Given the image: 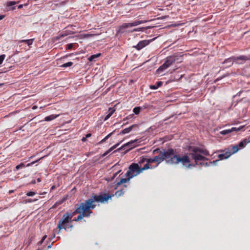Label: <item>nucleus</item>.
<instances>
[{
    "instance_id": "obj_15",
    "label": "nucleus",
    "mask_w": 250,
    "mask_h": 250,
    "mask_svg": "<svg viewBox=\"0 0 250 250\" xmlns=\"http://www.w3.org/2000/svg\"><path fill=\"white\" fill-rule=\"evenodd\" d=\"M183 55H180L178 53H175L171 55V57L173 58L174 62H176L177 63H180L183 61Z\"/></svg>"
},
{
    "instance_id": "obj_30",
    "label": "nucleus",
    "mask_w": 250,
    "mask_h": 250,
    "mask_svg": "<svg viewBox=\"0 0 250 250\" xmlns=\"http://www.w3.org/2000/svg\"><path fill=\"white\" fill-rule=\"evenodd\" d=\"M42 158H43V157H42V158H41L39 159L38 160H36V161H35L32 162H31V163H28V164H27L26 167H30V166H32V165H33V164H35L36 163H37V162H38V161H40V160H41Z\"/></svg>"
},
{
    "instance_id": "obj_3",
    "label": "nucleus",
    "mask_w": 250,
    "mask_h": 250,
    "mask_svg": "<svg viewBox=\"0 0 250 250\" xmlns=\"http://www.w3.org/2000/svg\"><path fill=\"white\" fill-rule=\"evenodd\" d=\"M146 169H148V167L147 166L146 167V166L141 167V166H139V164H131L128 167V171L125 174L127 178H121L120 181L117 182L115 184L114 187L115 189H117L121 184L128 182L131 178L137 176L142 173L144 170Z\"/></svg>"
},
{
    "instance_id": "obj_28",
    "label": "nucleus",
    "mask_w": 250,
    "mask_h": 250,
    "mask_svg": "<svg viewBox=\"0 0 250 250\" xmlns=\"http://www.w3.org/2000/svg\"><path fill=\"white\" fill-rule=\"evenodd\" d=\"M115 111V109H114L112 108H109L108 109V114L110 116H111L113 115V114L114 113Z\"/></svg>"
},
{
    "instance_id": "obj_44",
    "label": "nucleus",
    "mask_w": 250,
    "mask_h": 250,
    "mask_svg": "<svg viewBox=\"0 0 250 250\" xmlns=\"http://www.w3.org/2000/svg\"><path fill=\"white\" fill-rule=\"evenodd\" d=\"M86 137H83L82 139V141L83 142H85L86 141Z\"/></svg>"
},
{
    "instance_id": "obj_55",
    "label": "nucleus",
    "mask_w": 250,
    "mask_h": 250,
    "mask_svg": "<svg viewBox=\"0 0 250 250\" xmlns=\"http://www.w3.org/2000/svg\"><path fill=\"white\" fill-rule=\"evenodd\" d=\"M206 165L207 166L208 165V163H206Z\"/></svg>"
},
{
    "instance_id": "obj_18",
    "label": "nucleus",
    "mask_w": 250,
    "mask_h": 250,
    "mask_svg": "<svg viewBox=\"0 0 250 250\" xmlns=\"http://www.w3.org/2000/svg\"><path fill=\"white\" fill-rule=\"evenodd\" d=\"M127 188V186L126 185H124V188H122L121 190H117L115 193V195L117 197H120L121 196H123L125 192V189H126Z\"/></svg>"
},
{
    "instance_id": "obj_13",
    "label": "nucleus",
    "mask_w": 250,
    "mask_h": 250,
    "mask_svg": "<svg viewBox=\"0 0 250 250\" xmlns=\"http://www.w3.org/2000/svg\"><path fill=\"white\" fill-rule=\"evenodd\" d=\"M138 127V125L137 124H134V125L130 126L129 127H127V128H125L124 129H123L121 131L120 134H125L129 133L132 130H133L135 129H136Z\"/></svg>"
},
{
    "instance_id": "obj_17",
    "label": "nucleus",
    "mask_w": 250,
    "mask_h": 250,
    "mask_svg": "<svg viewBox=\"0 0 250 250\" xmlns=\"http://www.w3.org/2000/svg\"><path fill=\"white\" fill-rule=\"evenodd\" d=\"M155 161L156 160H155V159L154 157L153 158H147L146 163L144 166H146V167L147 166L148 169H149V168H153V167H150V164L152 163L156 162Z\"/></svg>"
},
{
    "instance_id": "obj_49",
    "label": "nucleus",
    "mask_w": 250,
    "mask_h": 250,
    "mask_svg": "<svg viewBox=\"0 0 250 250\" xmlns=\"http://www.w3.org/2000/svg\"><path fill=\"white\" fill-rule=\"evenodd\" d=\"M248 143L250 142V136L248 138V141H247Z\"/></svg>"
},
{
    "instance_id": "obj_4",
    "label": "nucleus",
    "mask_w": 250,
    "mask_h": 250,
    "mask_svg": "<svg viewBox=\"0 0 250 250\" xmlns=\"http://www.w3.org/2000/svg\"><path fill=\"white\" fill-rule=\"evenodd\" d=\"M172 148H168L166 151H161L158 155L155 156V161L157 164L154 167H157L159 164L164 160H166L167 164H170V160L171 159V154H172Z\"/></svg>"
},
{
    "instance_id": "obj_47",
    "label": "nucleus",
    "mask_w": 250,
    "mask_h": 250,
    "mask_svg": "<svg viewBox=\"0 0 250 250\" xmlns=\"http://www.w3.org/2000/svg\"><path fill=\"white\" fill-rule=\"evenodd\" d=\"M4 18V16L2 15H0V21L2 20Z\"/></svg>"
},
{
    "instance_id": "obj_11",
    "label": "nucleus",
    "mask_w": 250,
    "mask_h": 250,
    "mask_svg": "<svg viewBox=\"0 0 250 250\" xmlns=\"http://www.w3.org/2000/svg\"><path fill=\"white\" fill-rule=\"evenodd\" d=\"M138 140H135L128 142L126 144L123 146L121 148H119L118 150L122 149H125V147H128V150L131 149L137 146V143L139 142Z\"/></svg>"
},
{
    "instance_id": "obj_23",
    "label": "nucleus",
    "mask_w": 250,
    "mask_h": 250,
    "mask_svg": "<svg viewBox=\"0 0 250 250\" xmlns=\"http://www.w3.org/2000/svg\"><path fill=\"white\" fill-rule=\"evenodd\" d=\"M58 116V115H49L48 116H46L45 118V119L44 120L45 121H50L51 120H53L54 119H55V118H56Z\"/></svg>"
},
{
    "instance_id": "obj_14",
    "label": "nucleus",
    "mask_w": 250,
    "mask_h": 250,
    "mask_svg": "<svg viewBox=\"0 0 250 250\" xmlns=\"http://www.w3.org/2000/svg\"><path fill=\"white\" fill-rule=\"evenodd\" d=\"M226 149L227 150V151L230 152L231 155L232 154L237 152L239 150V148L238 147V146L235 145L230 146L229 148Z\"/></svg>"
},
{
    "instance_id": "obj_40",
    "label": "nucleus",
    "mask_w": 250,
    "mask_h": 250,
    "mask_svg": "<svg viewBox=\"0 0 250 250\" xmlns=\"http://www.w3.org/2000/svg\"><path fill=\"white\" fill-rule=\"evenodd\" d=\"M73 225H71V224H67V225H66V228H67V229H71L72 228H73Z\"/></svg>"
},
{
    "instance_id": "obj_52",
    "label": "nucleus",
    "mask_w": 250,
    "mask_h": 250,
    "mask_svg": "<svg viewBox=\"0 0 250 250\" xmlns=\"http://www.w3.org/2000/svg\"><path fill=\"white\" fill-rule=\"evenodd\" d=\"M37 181H38V182H40V181H41V180H40V179L39 178H38V179H37Z\"/></svg>"
},
{
    "instance_id": "obj_35",
    "label": "nucleus",
    "mask_w": 250,
    "mask_h": 250,
    "mask_svg": "<svg viewBox=\"0 0 250 250\" xmlns=\"http://www.w3.org/2000/svg\"><path fill=\"white\" fill-rule=\"evenodd\" d=\"M16 3H17V2H15V1H9L7 3V5L8 6H12V5H14L16 4Z\"/></svg>"
},
{
    "instance_id": "obj_19",
    "label": "nucleus",
    "mask_w": 250,
    "mask_h": 250,
    "mask_svg": "<svg viewBox=\"0 0 250 250\" xmlns=\"http://www.w3.org/2000/svg\"><path fill=\"white\" fill-rule=\"evenodd\" d=\"M147 161V156H143L140 158V160L138 161L139 166H141L142 165L145 163H146Z\"/></svg>"
},
{
    "instance_id": "obj_32",
    "label": "nucleus",
    "mask_w": 250,
    "mask_h": 250,
    "mask_svg": "<svg viewBox=\"0 0 250 250\" xmlns=\"http://www.w3.org/2000/svg\"><path fill=\"white\" fill-rule=\"evenodd\" d=\"M36 194V192L34 191H29L26 193L27 196H33Z\"/></svg>"
},
{
    "instance_id": "obj_45",
    "label": "nucleus",
    "mask_w": 250,
    "mask_h": 250,
    "mask_svg": "<svg viewBox=\"0 0 250 250\" xmlns=\"http://www.w3.org/2000/svg\"><path fill=\"white\" fill-rule=\"evenodd\" d=\"M91 136V133H88L86 135L85 137L86 138H88V137H90V136Z\"/></svg>"
},
{
    "instance_id": "obj_9",
    "label": "nucleus",
    "mask_w": 250,
    "mask_h": 250,
    "mask_svg": "<svg viewBox=\"0 0 250 250\" xmlns=\"http://www.w3.org/2000/svg\"><path fill=\"white\" fill-rule=\"evenodd\" d=\"M234 62L237 64H243L244 62L250 60V56L240 55L237 57L233 56Z\"/></svg>"
},
{
    "instance_id": "obj_7",
    "label": "nucleus",
    "mask_w": 250,
    "mask_h": 250,
    "mask_svg": "<svg viewBox=\"0 0 250 250\" xmlns=\"http://www.w3.org/2000/svg\"><path fill=\"white\" fill-rule=\"evenodd\" d=\"M145 22V21H143L137 20L131 23H124L119 27L118 32L123 33V30L125 28L137 26Z\"/></svg>"
},
{
    "instance_id": "obj_16",
    "label": "nucleus",
    "mask_w": 250,
    "mask_h": 250,
    "mask_svg": "<svg viewBox=\"0 0 250 250\" xmlns=\"http://www.w3.org/2000/svg\"><path fill=\"white\" fill-rule=\"evenodd\" d=\"M73 33H72L70 30H66L63 32L61 33L58 35L57 37H56V39L57 40L61 39L62 38H63L65 36H67V35L72 34Z\"/></svg>"
},
{
    "instance_id": "obj_6",
    "label": "nucleus",
    "mask_w": 250,
    "mask_h": 250,
    "mask_svg": "<svg viewBox=\"0 0 250 250\" xmlns=\"http://www.w3.org/2000/svg\"><path fill=\"white\" fill-rule=\"evenodd\" d=\"M174 62V60H173L171 56L167 57L164 63L157 70V73L159 74H162L165 70L168 68Z\"/></svg>"
},
{
    "instance_id": "obj_46",
    "label": "nucleus",
    "mask_w": 250,
    "mask_h": 250,
    "mask_svg": "<svg viewBox=\"0 0 250 250\" xmlns=\"http://www.w3.org/2000/svg\"><path fill=\"white\" fill-rule=\"evenodd\" d=\"M120 171H119L118 172L115 173L114 174V176L113 177V178H115L117 175V174L120 172Z\"/></svg>"
},
{
    "instance_id": "obj_31",
    "label": "nucleus",
    "mask_w": 250,
    "mask_h": 250,
    "mask_svg": "<svg viewBox=\"0 0 250 250\" xmlns=\"http://www.w3.org/2000/svg\"><path fill=\"white\" fill-rule=\"evenodd\" d=\"M111 134V133H110L108 135H107L106 137H105L103 140H102L100 141V143L102 144V143H103L104 142H105L110 137Z\"/></svg>"
},
{
    "instance_id": "obj_20",
    "label": "nucleus",
    "mask_w": 250,
    "mask_h": 250,
    "mask_svg": "<svg viewBox=\"0 0 250 250\" xmlns=\"http://www.w3.org/2000/svg\"><path fill=\"white\" fill-rule=\"evenodd\" d=\"M233 56H232L229 58H228V59H226L224 61V63H229V66H230L231 65H232L233 64V62H234V60H233Z\"/></svg>"
},
{
    "instance_id": "obj_38",
    "label": "nucleus",
    "mask_w": 250,
    "mask_h": 250,
    "mask_svg": "<svg viewBox=\"0 0 250 250\" xmlns=\"http://www.w3.org/2000/svg\"><path fill=\"white\" fill-rule=\"evenodd\" d=\"M142 29H143V28H137L134 29L133 31H136V32L141 31H142Z\"/></svg>"
},
{
    "instance_id": "obj_56",
    "label": "nucleus",
    "mask_w": 250,
    "mask_h": 250,
    "mask_svg": "<svg viewBox=\"0 0 250 250\" xmlns=\"http://www.w3.org/2000/svg\"><path fill=\"white\" fill-rule=\"evenodd\" d=\"M249 4H250V0L249 1Z\"/></svg>"
},
{
    "instance_id": "obj_5",
    "label": "nucleus",
    "mask_w": 250,
    "mask_h": 250,
    "mask_svg": "<svg viewBox=\"0 0 250 250\" xmlns=\"http://www.w3.org/2000/svg\"><path fill=\"white\" fill-rule=\"evenodd\" d=\"M73 216V214L69 213L68 212L63 215L62 219L59 221L58 224L57 228L59 229V230L62 229L67 230L66 225L71 222Z\"/></svg>"
},
{
    "instance_id": "obj_51",
    "label": "nucleus",
    "mask_w": 250,
    "mask_h": 250,
    "mask_svg": "<svg viewBox=\"0 0 250 250\" xmlns=\"http://www.w3.org/2000/svg\"><path fill=\"white\" fill-rule=\"evenodd\" d=\"M36 107L35 106H34L33 107V109H36Z\"/></svg>"
},
{
    "instance_id": "obj_22",
    "label": "nucleus",
    "mask_w": 250,
    "mask_h": 250,
    "mask_svg": "<svg viewBox=\"0 0 250 250\" xmlns=\"http://www.w3.org/2000/svg\"><path fill=\"white\" fill-rule=\"evenodd\" d=\"M248 144V142L246 139H244L243 141L239 142L238 145V147L240 148H243L247 144Z\"/></svg>"
},
{
    "instance_id": "obj_1",
    "label": "nucleus",
    "mask_w": 250,
    "mask_h": 250,
    "mask_svg": "<svg viewBox=\"0 0 250 250\" xmlns=\"http://www.w3.org/2000/svg\"><path fill=\"white\" fill-rule=\"evenodd\" d=\"M172 154L170 160V165H177L181 163L183 166L188 164V167L191 166L189 164L191 159L194 160L196 165H204L205 163L202 162L207 160V159L202 154L206 156L209 155L208 150L194 146H189L188 153L182 157L177 155L173 149H172Z\"/></svg>"
},
{
    "instance_id": "obj_26",
    "label": "nucleus",
    "mask_w": 250,
    "mask_h": 250,
    "mask_svg": "<svg viewBox=\"0 0 250 250\" xmlns=\"http://www.w3.org/2000/svg\"><path fill=\"white\" fill-rule=\"evenodd\" d=\"M141 111V107L139 106L135 107L133 108V111L135 114H139Z\"/></svg>"
},
{
    "instance_id": "obj_8",
    "label": "nucleus",
    "mask_w": 250,
    "mask_h": 250,
    "mask_svg": "<svg viewBox=\"0 0 250 250\" xmlns=\"http://www.w3.org/2000/svg\"><path fill=\"white\" fill-rule=\"evenodd\" d=\"M155 38L152 40H145L139 42L136 45L133 46L137 50H140L146 45H148L152 41H154Z\"/></svg>"
},
{
    "instance_id": "obj_34",
    "label": "nucleus",
    "mask_w": 250,
    "mask_h": 250,
    "mask_svg": "<svg viewBox=\"0 0 250 250\" xmlns=\"http://www.w3.org/2000/svg\"><path fill=\"white\" fill-rule=\"evenodd\" d=\"M47 237V235H44L43 236V237L42 238V240L38 243V244L39 245H41L42 244V243L43 242V241L45 240V239Z\"/></svg>"
},
{
    "instance_id": "obj_41",
    "label": "nucleus",
    "mask_w": 250,
    "mask_h": 250,
    "mask_svg": "<svg viewBox=\"0 0 250 250\" xmlns=\"http://www.w3.org/2000/svg\"><path fill=\"white\" fill-rule=\"evenodd\" d=\"M37 200H38V199H35L34 200L28 199L27 202L30 203V202H35Z\"/></svg>"
},
{
    "instance_id": "obj_53",
    "label": "nucleus",
    "mask_w": 250,
    "mask_h": 250,
    "mask_svg": "<svg viewBox=\"0 0 250 250\" xmlns=\"http://www.w3.org/2000/svg\"><path fill=\"white\" fill-rule=\"evenodd\" d=\"M13 192V190H10V191H9V193H12V192Z\"/></svg>"
},
{
    "instance_id": "obj_39",
    "label": "nucleus",
    "mask_w": 250,
    "mask_h": 250,
    "mask_svg": "<svg viewBox=\"0 0 250 250\" xmlns=\"http://www.w3.org/2000/svg\"><path fill=\"white\" fill-rule=\"evenodd\" d=\"M150 88L152 89H156L158 88V86H157L156 85H151Z\"/></svg>"
},
{
    "instance_id": "obj_33",
    "label": "nucleus",
    "mask_w": 250,
    "mask_h": 250,
    "mask_svg": "<svg viewBox=\"0 0 250 250\" xmlns=\"http://www.w3.org/2000/svg\"><path fill=\"white\" fill-rule=\"evenodd\" d=\"M5 55L4 54H2L0 56V64H1L2 63L4 59H5Z\"/></svg>"
},
{
    "instance_id": "obj_25",
    "label": "nucleus",
    "mask_w": 250,
    "mask_h": 250,
    "mask_svg": "<svg viewBox=\"0 0 250 250\" xmlns=\"http://www.w3.org/2000/svg\"><path fill=\"white\" fill-rule=\"evenodd\" d=\"M73 63L71 62H69L66 63H65L60 66L62 67H70L73 65Z\"/></svg>"
},
{
    "instance_id": "obj_37",
    "label": "nucleus",
    "mask_w": 250,
    "mask_h": 250,
    "mask_svg": "<svg viewBox=\"0 0 250 250\" xmlns=\"http://www.w3.org/2000/svg\"><path fill=\"white\" fill-rule=\"evenodd\" d=\"M163 84V82L161 81H159L156 83V85L158 86V88L160 86H161Z\"/></svg>"
},
{
    "instance_id": "obj_43",
    "label": "nucleus",
    "mask_w": 250,
    "mask_h": 250,
    "mask_svg": "<svg viewBox=\"0 0 250 250\" xmlns=\"http://www.w3.org/2000/svg\"><path fill=\"white\" fill-rule=\"evenodd\" d=\"M242 92V91H239L234 96H239Z\"/></svg>"
},
{
    "instance_id": "obj_42",
    "label": "nucleus",
    "mask_w": 250,
    "mask_h": 250,
    "mask_svg": "<svg viewBox=\"0 0 250 250\" xmlns=\"http://www.w3.org/2000/svg\"><path fill=\"white\" fill-rule=\"evenodd\" d=\"M111 116H110L108 114L105 117L104 120L106 121L108 120Z\"/></svg>"
},
{
    "instance_id": "obj_24",
    "label": "nucleus",
    "mask_w": 250,
    "mask_h": 250,
    "mask_svg": "<svg viewBox=\"0 0 250 250\" xmlns=\"http://www.w3.org/2000/svg\"><path fill=\"white\" fill-rule=\"evenodd\" d=\"M118 145L119 144H118L110 147L108 150H107L103 154V156H105L111 151H112L114 149H115Z\"/></svg>"
},
{
    "instance_id": "obj_54",
    "label": "nucleus",
    "mask_w": 250,
    "mask_h": 250,
    "mask_svg": "<svg viewBox=\"0 0 250 250\" xmlns=\"http://www.w3.org/2000/svg\"><path fill=\"white\" fill-rule=\"evenodd\" d=\"M3 85V83H0V86Z\"/></svg>"
},
{
    "instance_id": "obj_2",
    "label": "nucleus",
    "mask_w": 250,
    "mask_h": 250,
    "mask_svg": "<svg viewBox=\"0 0 250 250\" xmlns=\"http://www.w3.org/2000/svg\"><path fill=\"white\" fill-rule=\"evenodd\" d=\"M113 196V194L109 195L105 193L99 195H94L90 199L86 200L84 203H82L79 205H76V209L72 214H73V215L76 213H79L80 214L77 217L74 218L73 221H78L82 220L83 217H89L90 214L92 213L91 209L94 208L96 207V205L94 204V202H107Z\"/></svg>"
},
{
    "instance_id": "obj_12",
    "label": "nucleus",
    "mask_w": 250,
    "mask_h": 250,
    "mask_svg": "<svg viewBox=\"0 0 250 250\" xmlns=\"http://www.w3.org/2000/svg\"><path fill=\"white\" fill-rule=\"evenodd\" d=\"M220 151L222 153L218 155V158L220 160L227 159L231 156V154L225 149L221 150Z\"/></svg>"
},
{
    "instance_id": "obj_48",
    "label": "nucleus",
    "mask_w": 250,
    "mask_h": 250,
    "mask_svg": "<svg viewBox=\"0 0 250 250\" xmlns=\"http://www.w3.org/2000/svg\"><path fill=\"white\" fill-rule=\"evenodd\" d=\"M22 7H23L22 4H20V5H19L18 6V9H21V8H22Z\"/></svg>"
},
{
    "instance_id": "obj_50",
    "label": "nucleus",
    "mask_w": 250,
    "mask_h": 250,
    "mask_svg": "<svg viewBox=\"0 0 250 250\" xmlns=\"http://www.w3.org/2000/svg\"><path fill=\"white\" fill-rule=\"evenodd\" d=\"M218 161H219V160H215V161H213V163H216V162H218Z\"/></svg>"
},
{
    "instance_id": "obj_29",
    "label": "nucleus",
    "mask_w": 250,
    "mask_h": 250,
    "mask_svg": "<svg viewBox=\"0 0 250 250\" xmlns=\"http://www.w3.org/2000/svg\"><path fill=\"white\" fill-rule=\"evenodd\" d=\"M25 167V165L23 163H21L20 165H17L16 167V169L17 170H19L21 168H22Z\"/></svg>"
},
{
    "instance_id": "obj_10",
    "label": "nucleus",
    "mask_w": 250,
    "mask_h": 250,
    "mask_svg": "<svg viewBox=\"0 0 250 250\" xmlns=\"http://www.w3.org/2000/svg\"><path fill=\"white\" fill-rule=\"evenodd\" d=\"M244 126L245 125H241L238 127H233L230 129H225L220 131V134L223 135H225L233 131L238 132L241 130L244 127Z\"/></svg>"
},
{
    "instance_id": "obj_36",
    "label": "nucleus",
    "mask_w": 250,
    "mask_h": 250,
    "mask_svg": "<svg viewBox=\"0 0 250 250\" xmlns=\"http://www.w3.org/2000/svg\"><path fill=\"white\" fill-rule=\"evenodd\" d=\"M73 47V43H69L67 45V48L68 49H72Z\"/></svg>"
},
{
    "instance_id": "obj_21",
    "label": "nucleus",
    "mask_w": 250,
    "mask_h": 250,
    "mask_svg": "<svg viewBox=\"0 0 250 250\" xmlns=\"http://www.w3.org/2000/svg\"><path fill=\"white\" fill-rule=\"evenodd\" d=\"M34 41V39H29V40H22L20 41L19 42H24L26 43L28 46H30L33 44Z\"/></svg>"
},
{
    "instance_id": "obj_27",
    "label": "nucleus",
    "mask_w": 250,
    "mask_h": 250,
    "mask_svg": "<svg viewBox=\"0 0 250 250\" xmlns=\"http://www.w3.org/2000/svg\"><path fill=\"white\" fill-rule=\"evenodd\" d=\"M101 54H96V55H91L89 58V60L90 61H93L95 58H97L98 57H99L100 56Z\"/></svg>"
}]
</instances>
